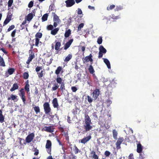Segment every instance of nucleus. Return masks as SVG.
Instances as JSON below:
<instances>
[{
	"instance_id": "f257e3e1",
	"label": "nucleus",
	"mask_w": 159,
	"mask_h": 159,
	"mask_svg": "<svg viewBox=\"0 0 159 159\" xmlns=\"http://www.w3.org/2000/svg\"><path fill=\"white\" fill-rule=\"evenodd\" d=\"M85 123L84 125V128L86 131H89L92 128V124L91 122V120L89 117L88 115L85 116Z\"/></svg>"
},
{
	"instance_id": "c85d7f7f",
	"label": "nucleus",
	"mask_w": 159,
	"mask_h": 159,
	"mask_svg": "<svg viewBox=\"0 0 159 159\" xmlns=\"http://www.w3.org/2000/svg\"><path fill=\"white\" fill-rule=\"evenodd\" d=\"M19 95L21 97L24 96L25 95V92L23 89H21L20 90V93H19Z\"/></svg>"
},
{
	"instance_id": "6e6d98bb",
	"label": "nucleus",
	"mask_w": 159,
	"mask_h": 159,
	"mask_svg": "<svg viewBox=\"0 0 159 159\" xmlns=\"http://www.w3.org/2000/svg\"><path fill=\"white\" fill-rule=\"evenodd\" d=\"M17 96L14 95H12L11 96V98L13 100H15L17 98Z\"/></svg>"
},
{
	"instance_id": "cd10ccee",
	"label": "nucleus",
	"mask_w": 159,
	"mask_h": 159,
	"mask_svg": "<svg viewBox=\"0 0 159 159\" xmlns=\"http://www.w3.org/2000/svg\"><path fill=\"white\" fill-rule=\"evenodd\" d=\"M62 70V67L61 66H59L57 67V69L56 70L55 73L57 75L59 74L61 70Z\"/></svg>"
},
{
	"instance_id": "f704fd0d",
	"label": "nucleus",
	"mask_w": 159,
	"mask_h": 159,
	"mask_svg": "<svg viewBox=\"0 0 159 159\" xmlns=\"http://www.w3.org/2000/svg\"><path fill=\"white\" fill-rule=\"evenodd\" d=\"M42 34L40 33H38L35 35L36 38L40 39L42 37Z\"/></svg>"
},
{
	"instance_id": "4be33fe9",
	"label": "nucleus",
	"mask_w": 159,
	"mask_h": 159,
	"mask_svg": "<svg viewBox=\"0 0 159 159\" xmlns=\"http://www.w3.org/2000/svg\"><path fill=\"white\" fill-rule=\"evenodd\" d=\"M59 29L58 28H55L52 30L51 31V34L53 35H55L58 31Z\"/></svg>"
},
{
	"instance_id": "f3484780",
	"label": "nucleus",
	"mask_w": 159,
	"mask_h": 159,
	"mask_svg": "<svg viewBox=\"0 0 159 159\" xmlns=\"http://www.w3.org/2000/svg\"><path fill=\"white\" fill-rule=\"evenodd\" d=\"M99 49V52L103 54L106 53L107 52V50L102 45H100V46Z\"/></svg>"
},
{
	"instance_id": "2eb2a0df",
	"label": "nucleus",
	"mask_w": 159,
	"mask_h": 159,
	"mask_svg": "<svg viewBox=\"0 0 159 159\" xmlns=\"http://www.w3.org/2000/svg\"><path fill=\"white\" fill-rule=\"evenodd\" d=\"M11 15H7L4 22V25H6L11 20Z\"/></svg>"
},
{
	"instance_id": "c9c22d12",
	"label": "nucleus",
	"mask_w": 159,
	"mask_h": 159,
	"mask_svg": "<svg viewBox=\"0 0 159 159\" xmlns=\"http://www.w3.org/2000/svg\"><path fill=\"white\" fill-rule=\"evenodd\" d=\"M15 70L13 68H10L8 70V73L10 75H12L14 72V71Z\"/></svg>"
},
{
	"instance_id": "c03bdc74",
	"label": "nucleus",
	"mask_w": 159,
	"mask_h": 159,
	"mask_svg": "<svg viewBox=\"0 0 159 159\" xmlns=\"http://www.w3.org/2000/svg\"><path fill=\"white\" fill-rule=\"evenodd\" d=\"M13 2V0H9L8 2V6L9 7H10Z\"/></svg>"
},
{
	"instance_id": "7c9ffc66",
	"label": "nucleus",
	"mask_w": 159,
	"mask_h": 159,
	"mask_svg": "<svg viewBox=\"0 0 159 159\" xmlns=\"http://www.w3.org/2000/svg\"><path fill=\"white\" fill-rule=\"evenodd\" d=\"M34 108L36 114H38L40 112V108L38 106L35 107Z\"/></svg>"
},
{
	"instance_id": "5701e85b",
	"label": "nucleus",
	"mask_w": 159,
	"mask_h": 159,
	"mask_svg": "<svg viewBox=\"0 0 159 159\" xmlns=\"http://www.w3.org/2000/svg\"><path fill=\"white\" fill-rule=\"evenodd\" d=\"M72 57V55L71 54H69L64 60L65 61L67 62Z\"/></svg>"
},
{
	"instance_id": "9d476101",
	"label": "nucleus",
	"mask_w": 159,
	"mask_h": 159,
	"mask_svg": "<svg viewBox=\"0 0 159 159\" xmlns=\"http://www.w3.org/2000/svg\"><path fill=\"white\" fill-rule=\"evenodd\" d=\"M91 138V135H89L86 137L84 138L81 140V143H82L85 144Z\"/></svg>"
},
{
	"instance_id": "e2e57ef3",
	"label": "nucleus",
	"mask_w": 159,
	"mask_h": 159,
	"mask_svg": "<svg viewBox=\"0 0 159 159\" xmlns=\"http://www.w3.org/2000/svg\"><path fill=\"white\" fill-rule=\"evenodd\" d=\"M39 150L38 149H36L35 150V152L34 154V155H35V156L38 155V154H39Z\"/></svg>"
},
{
	"instance_id": "0eeeda50",
	"label": "nucleus",
	"mask_w": 159,
	"mask_h": 159,
	"mask_svg": "<svg viewBox=\"0 0 159 159\" xmlns=\"http://www.w3.org/2000/svg\"><path fill=\"white\" fill-rule=\"evenodd\" d=\"M66 6L67 7H70L73 6L75 3V0H67L65 1Z\"/></svg>"
},
{
	"instance_id": "052dcab7",
	"label": "nucleus",
	"mask_w": 159,
	"mask_h": 159,
	"mask_svg": "<svg viewBox=\"0 0 159 159\" xmlns=\"http://www.w3.org/2000/svg\"><path fill=\"white\" fill-rule=\"evenodd\" d=\"M77 13L79 15L81 14L82 13L81 10L80 8L78 9Z\"/></svg>"
},
{
	"instance_id": "20e7f679",
	"label": "nucleus",
	"mask_w": 159,
	"mask_h": 159,
	"mask_svg": "<svg viewBox=\"0 0 159 159\" xmlns=\"http://www.w3.org/2000/svg\"><path fill=\"white\" fill-rule=\"evenodd\" d=\"M34 137V134L33 133L29 134L26 138V142L28 143H30L33 140Z\"/></svg>"
},
{
	"instance_id": "338daca9",
	"label": "nucleus",
	"mask_w": 159,
	"mask_h": 159,
	"mask_svg": "<svg viewBox=\"0 0 159 159\" xmlns=\"http://www.w3.org/2000/svg\"><path fill=\"white\" fill-rule=\"evenodd\" d=\"M103 56V53L100 52H99V55L98 56V58H101Z\"/></svg>"
},
{
	"instance_id": "13d9d810",
	"label": "nucleus",
	"mask_w": 159,
	"mask_h": 159,
	"mask_svg": "<svg viewBox=\"0 0 159 159\" xmlns=\"http://www.w3.org/2000/svg\"><path fill=\"white\" fill-rule=\"evenodd\" d=\"M16 32V30H14L11 34V36L12 37H14L15 36V34Z\"/></svg>"
},
{
	"instance_id": "6ab92c4d",
	"label": "nucleus",
	"mask_w": 159,
	"mask_h": 159,
	"mask_svg": "<svg viewBox=\"0 0 159 159\" xmlns=\"http://www.w3.org/2000/svg\"><path fill=\"white\" fill-rule=\"evenodd\" d=\"M18 86L16 83L14 84H13L12 87L10 89L11 91H13L18 88Z\"/></svg>"
},
{
	"instance_id": "603ef678",
	"label": "nucleus",
	"mask_w": 159,
	"mask_h": 159,
	"mask_svg": "<svg viewBox=\"0 0 159 159\" xmlns=\"http://www.w3.org/2000/svg\"><path fill=\"white\" fill-rule=\"evenodd\" d=\"M61 84L60 86V89L62 90L63 89H65L64 84L63 83H62Z\"/></svg>"
},
{
	"instance_id": "ea45409f",
	"label": "nucleus",
	"mask_w": 159,
	"mask_h": 159,
	"mask_svg": "<svg viewBox=\"0 0 159 159\" xmlns=\"http://www.w3.org/2000/svg\"><path fill=\"white\" fill-rule=\"evenodd\" d=\"M84 26V24L83 23H81L79 25L78 27V30L80 31L81 29Z\"/></svg>"
},
{
	"instance_id": "393cba45",
	"label": "nucleus",
	"mask_w": 159,
	"mask_h": 159,
	"mask_svg": "<svg viewBox=\"0 0 159 159\" xmlns=\"http://www.w3.org/2000/svg\"><path fill=\"white\" fill-rule=\"evenodd\" d=\"M0 66H5V63L3 60V59L2 57H1L0 56Z\"/></svg>"
},
{
	"instance_id": "423d86ee",
	"label": "nucleus",
	"mask_w": 159,
	"mask_h": 159,
	"mask_svg": "<svg viewBox=\"0 0 159 159\" xmlns=\"http://www.w3.org/2000/svg\"><path fill=\"white\" fill-rule=\"evenodd\" d=\"M123 140L124 139L122 137H120L118 139L116 142V148L117 149H118L120 148V144Z\"/></svg>"
},
{
	"instance_id": "1a4fd4ad",
	"label": "nucleus",
	"mask_w": 159,
	"mask_h": 159,
	"mask_svg": "<svg viewBox=\"0 0 159 159\" xmlns=\"http://www.w3.org/2000/svg\"><path fill=\"white\" fill-rule=\"evenodd\" d=\"M110 83L108 85L109 87L111 86L112 88H114L116 87L117 84L116 80L115 79L110 80Z\"/></svg>"
},
{
	"instance_id": "39448f33",
	"label": "nucleus",
	"mask_w": 159,
	"mask_h": 159,
	"mask_svg": "<svg viewBox=\"0 0 159 159\" xmlns=\"http://www.w3.org/2000/svg\"><path fill=\"white\" fill-rule=\"evenodd\" d=\"M100 91L98 89H96L92 93V97L94 100H96L100 94Z\"/></svg>"
},
{
	"instance_id": "72a5a7b5",
	"label": "nucleus",
	"mask_w": 159,
	"mask_h": 159,
	"mask_svg": "<svg viewBox=\"0 0 159 159\" xmlns=\"http://www.w3.org/2000/svg\"><path fill=\"white\" fill-rule=\"evenodd\" d=\"M102 37L100 36L99 37L98 39H97V43L99 44H102Z\"/></svg>"
},
{
	"instance_id": "bb28decb",
	"label": "nucleus",
	"mask_w": 159,
	"mask_h": 159,
	"mask_svg": "<svg viewBox=\"0 0 159 159\" xmlns=\"http://www.w3.org/2000/svg\"><path fill=\"white\" fill-rule=\"evenodd\" d=\"M61 45V43L59 42H57L55 46V49L56 50H58Z\"/></svg>"
},
{
	"instance_id": "09e8293b",
	"label": "nucleus",
	"mask_w": 159,
	"mask_h": 159,
	"mask_svg": "<svg viewBox=\"0 0 159 159\" xmlns=\"http://www.w3.org/2000/svg\"><path fill=\"white\" fill-rule=\"evenodd\" d=\"M33 2L31 1L29 3L28 6L29 8H31L33 6Z\"/></svg>"
},
{
	"instance_id": "7ed1b4c3",
	"label": "nucleus",
	"mask_w": 159,
	"mask_h": 159,
	"mask_svg": "<svg viewBox=\"0 0 159 159\" xmlns=\"http://www.w3.org/2000/svg\"><path fill=\"white\" fill-rule=\"evenodd\" d=\"M52 143L49 140H47L46 145V148L48 153L49 154H51Z\"/></svg>"
},
{
	"instance_id": "2f4dec72",
	"label": "nucleus",
	"mask_w": 159,
	"mask_h": 159,
	"mask_svg": "<svg viewBox=\"0 0 159 159\" xmlns=\"http://www.w3.org/2000/svg\"><path fill=\"white\" fill-rule=\"evenodd\" d=\"M89 70L91 74H93L94 72V70L93 68V66L91 65H90L89 67Z\"/></svg>"
},
{
	"instance_id": "864d4df0",
	"label": "nucleus",
	"mask_w": 159,
	"mask_h": 159,
	"mask_svg": "<svg viewBox=\"0 0 159 159\" xmlns=\"http://www.w3.org/2000/svg\"><path fill=\"white\" fill-rule=\"evenodd\" d=\"M47 29L48 30H52L53 28V26L52 25H49L47 26Z\"/></svg>"
},
{
	"instance_id": "ddd939ff",
	"label": "nucleus",
	"mask_w": 159,
	"mask_h": 159,
	"mask_svg": "<svg viewBox=\"0 0 159 159\" xmlns=\"http://www.w3.org/2000/svg\"><path fill=\"white\" fill-rule=\"evenodd\" d=\"M52 103L53 104V107L54 108H56L58 109V104L57 100V98H55L53 100Z\"/></svg>"
},
{
	"instance_id": "79ce46f5",
	"label": "nucleus",
	"mask_w": 159,
	"mask_h": 159,
	"mask_svg": "<svg viewBox=\"0 0 159 159\" xmlns=\"http://www.w3.org/2000/svg\"><path fill=\"white\" fill-rule=\"evenodd\" d=\"M34 57V54H30V55L29 57L28 58V59L30 61H31L33 59V58Z\"/></svg>"
},
{
	"instance_id": "473e14b6",
	"label": "nucleus",
	"mask_w": 159,
	"mask_h": 159,
	"mask_svg": "<svg viewBox=\"0 0 159 159\" xmlns=\"http://www.w3.org/2000/svg\"><path fill=\"white\" fill-rule=\"evenodd\" d=\"M120 18V16H115L114 15H113L111 17V18H110V20H111V19H112L113 20H117L119 19Z\"/></svg>"
},
{
	"instance_id": "a211bd4d",
	"label": "nucleus",
	"mask_w": 159,
	"mask_h": 159,
	"mask_svg": "<svg viewBox=\"0 0 159 159\" xmlns=\"http://www.w3.org/2000/svg\"><path fill=\"white\" fill-rule=\"evenodd\" d=\"M112 134L113 138L115 139H117L118 134V133L117 131L115 129H113L112 131Z\"/></svg>"
},
{
	"instance_id": "e433bc0d",
	"label": "nucleus",
	"mask_w": 159,
	"mask_h": 159,
	"mask_svg": "<svg viewBox=\"0 0 159 159\" xmlns=\"http://www.w3.org/2000/svg\"><path fill=\"white\" fill-rule=\"evenodd\" d=\"M115 7V6L114 5H111L107 7V10L108 11L112 10Z\"/></svg>"
},
{
	"instance_id": "b1692460",
	"label": "nucleus",
	"mask_w": 159,
	"mask_h": 159,
	"mask_svg": "<svg viewBox=\"0 0 159 159\" xmlns=\"http://www.w3.org/2000/svg\"><path fill=\"white\" fill-rule=\"evenodd\" d=\"M53 20L54 21L57 22H59L60 21L59 17L56 15H55L53 17Z\"/></svg>"
},
{
	"instance_id": "412c9836",
	"label": "nucleus",
	"mask_w": 159,
	"mask_h": 159,
	"mask_svg": "<svg viewBox=\"0 0 159 159\" xmlns=\"http://www.w3.org/2000/svg\"><path fill=\"white\" fill-rule=\"evenodd\" d=\"M33 14L32 13L28 14L27 17V20L28 21H30L33 18Z\"/></svg>"
},
{
	"instance_id": "dca6fc26",
	"label": "nucleus",
	"mask_w": 159,
	"mask_h": 159,
	"mask_svg": "<svg viewBox=\"0 0 159 159\" xmlns=\"http://www.w3.org/2000/svg\"><path fill=\"white\" fill-rule=\"evenodd\" d=\"M143 150V148L142 146L140 143H139L137 145V151L139 153H140Z\"/></svg>"
},
{
	"instance_id": "0e129e2a",
	"label": "nucleus",
	"mask_w": 159,
	"mask_h": 159,
	"mask_svg": "<svg viewBox=\"0 0 159 159\" xmlns=\"http://www.w3.org/2000/svg\"><path fill=\"white\" fill-rule=\"evenodd\" d=\"M88 7L89 9L90 10H95V7L93 6H91L90 5H89L88 6Z\"/></svg>"
},
{
	"instance_id": "4d7b16f0",
	"label": "nucleus",
	"mask_w": 159,
	"mask_h": 159,
	"mask_svg": "<svg viewBox=\"0 0 159 159\" xmlns=\"http://www.w3.org/2000/svg\"><path fill=\"white\" fill-rule=\"evenodd\" d=\"M107 103L108 106H110V105L112 103V101L110 99H107Z\"/></svg>"
},
{
	"instance_id": "c756f323",
	"label": "nucleus",
	"mask_w": 159,
	"mask_h": 159,
	"mask_svg": "<svg viewBox=\"0 0 159 159\" xmlns=\"http://www.w3.org/2000/svg\"><path fill=\"white\" fill-rule=\"evenodd\" d=\"M48 15L47 14H44L42 17V20L43 21L46 20L47 19Z\"/></svg>"
},
{
	"instance_id": "3c124183",
	"label": "nucleus",
	"mask_w": 159,
	"mask_h": 159,
	"mask_svg": "<svg viewBox=\"0 0 159 159\" xmlns=\"http://www.w3.org/2000/svg\"><path fill=\"white\" fill-rule=\"evenodd\" d=\"M42 69V67L38 66L35 69L36 71L38 73L40 70Z\"/></svg>"
},
{
	"instance_id": "680f3d73",
	"label": "nucleus",
	"mask_w": 159,
	"mask_h": 159,
	"mask_svg": "<svg viewBox=\"0 0 159 159\" xmlns=\"http://www.w3.org/2000/svg\"><path fill=\"white\" fill-rule=\"evenodd\" d=\"M129 159H134L133 157V155L132 153H131L129 154L128 157Z\"/></svg>"
},
{
	"instance_id": "4468645a",
	"label": "nucleus",
	"mask_w": 159,
	"mask_h": 159,
	"mask_svg": "<svg viewBox=\"0 0 159 159\" xmlns=\"http://www.w3.org/2000/svg\"><path fill=\"white\" fill-rule=\"evenodd\" d=\"M43 129L44 131L50 133H52L53 131V129L52 126L45 127Z\"/></svg>"
},
{
	"instance_id": "a18cd8bd",
	"label": "nucleus",
	"mask_w": 159,
	"mask_h": 159,
	"mask_svg": "<svg viewBox=\"0 0 159 159\" xmlns=\"http://www.w3.org/2000/svg\"><path fill=\"white\" fill-rule=\"evenodd\" d=\"M43 71L42 70L40 73H37L39 78H41L43 76Z\"/></svg>"
},
{
	"instance_id": "6e6552de",
	"label": "nucleus",
	"mask_w": 159,
	"mask_h": 159,
	"mask_svg": "<svg viewBox=\"0 0 159 159\" xmlns=\"http://www.w3.org/2000/svg\"><path fill=\"white\" fill-rule=\"evenodd\" d=\"M92 56L91 54L89 56H86L83 60L84 63H85V62H88L89 61L91 62H93V60L92 58Z\"/></svg>"
},
{
	"instance_id": "a878e982",
	"label": "nucleus",
	"mask_w": 159,
	"mask_h": 159,
	"mask_svg": "<svg viewBox=\"0 0 159 159\" xmlns=\"http://www.w3.org/2000/svg\"><path fill=\"white\" fill-rule=\"evenodd\" d=\"M70 34L71 30L70 29H69L67 30L66 31L65 34V36L66 38H67L69 36Z\"/></svg>"
},
{
	"instance_id": "de8ad7c7",
	"label": "nucleus",
	"mask_w": 159,
	"mask_h": 159,
	"mask_svg": "<svg viewBox=\"0 0 159 159\" xmlns=\"http://www.w3.org/2000/svg\"><path fill=\"white\" fill-rule=\"evenodd\" d=\"M15 28V26L14 25H12L10 26L7 29V31L9 32L13 29Z\"/></svg>"
},
{
	"instance_id": "9b49d317",
	"label": "nucleus",
	"mask_w": 159,
	"mask_h": 159,
	"mask_svg": "<svg viewBox=\"0 0 159 159\" xmlns=\"http://www.w3.org/2000/svg\"><path fill=\"white\" fill-rule=\"evenodd\" d=\"M73 39H71L67 42L64 48V49L66 50L68 48L70 47V45L73 42Z\"/></svg>"
},
{
	"instance_id": "f8f14e48",
	"label": "nucleus",
	"mask_w": 159,
	"mask_h": 159,
	"mask_svg": "<svg viewBox=\"0 0 159 159\" xmlns=\"http://www.w3.org/2000/svg\"><path fill=\"white\" fill-rule=\"evenodd\" d=\"M102 59L103 60L104 62L108 68V69H110L111 68V65L110 61L108 60L105 58H103Z\"/></svg>"
},
{
	"instance_id": "5fc2aeb1",
	"label": "nucleus",
	"mask_w": 159,
	"mask_h": 159,
	"mask_svg": "<svg viewBox=\"0 0 159 159\" xmlns=\"http://www.w3.org/2000/svg\"><path fill=\"white\" fill-rule=\"evenodd\" d=\"M105 155L106 157H108L110 154V152L107 151H106L105 152Z\"/></svg>"
},
{
	"instance_id": "774afa93",
	"label": "nucleus",
	"mask_w": 159,
	"mask_h": 159,
	"mask_svg": "<svg viewBox=\"0 0 159 159\" xmlns=\"http://www.w3.org/2000/svg\"><path fill=\"white\" fill-rule=\"evenodd\" d=\"M92 159H98V156L96 155L93 156H92Z\"/></svg>"
},
{
	"instance_id": "37998d69",
	"label": "nucleus",
	"mask_w": 159,
	"mask_h": 159,
	"mask_svg": "<svg viewBox=\"0 0 159 159\" xmlns=\"http://www.w3.org/2000/svg\"><path fill=\"white\" fill-rule=\"evenodd\" d=\"M29 86H30V85L28 84H28H26L25 85V90L26 91L28 92L30 91L29 88Z\"/></svg>"
},
{
	"instance_id": "a19ab883",
	"label": "nucleus",
	"mask_w": 159,
	"mask_h": 159,
	"mask_svg": "<svg viewBox=\"0 0 159 159\" xmlns=\"http://www.w3.org/2000/svg\"><path fill=\"white\" fill-rule=\"evenodd\" d=\"M35 45L37 47H38V45L39 43H41V42H39V40L38 38H36Z\"/></svg>"
},
{
	"instance_id": "69168bd1",
	"label": "nucleus",
	"mask_w": 159,
	"mask_h": 159,
	"mask_svg": "<svg viewBox=\"0 0 159 159\" xmlns=\"http://www.w3.org/2000/svg\"><path fill=\"white\" fill-rule=\"evenodd\" d=\"M21 98L23 102H24V104H25L26 100L25 98V95L23 96V97H21Z\"/></svg>"
},
{
	"instance_id": "bf43d9fd",
	"label": "nucleus",
	"mask_w": 159,
	"mask_h": 159,
	"mask_svg": "<svg viewBox=\"0 0 159 159\" xmlns=\"http://www.w3.org/2000/svg\"><path fill=\"white\" fill-rule=\"evenodd\" d=\"M71 90L73 92H75L77 90V89L76 87L73 86L71 87Z\"/></svg>"
},
{
	"instance_id": "4c0bfd02",
	"label": "nucleus",
	"mask_w": 159,
	"mask_h": 159,
	"mask_svg": "<svg viewBox=\"0 0 159 159\" xmlns=\"http://www.w3.org/2000/svg\"><path fill=\"white\" fill-rule=\"evenodd\" d=\"M29 75L27 72H25L23 74V77L25 79H27L28 78Z\"/></svg>"
},
{
	"instance_id": "49530a36",
	"label": "nucleus",
	"mask_w": 159,
	"mask_h": 159,
	"mask_svg": "<svg viewBox=\"0 0 159 159\" xmlns=\"http://www.w3.org/2000/svg\"><path fill=\"white\" fill-rule=\"evenodd\" d=\"M74 149L75 154L79 152V150L75 145L74 146Z\"/></svg>"
},
{
	"instance_id": "f03ea898",
	"label": "nucleus",
	"mask_w": 159,
	"mask_h": 159,
	"mask_svg": "<svg viewBox=\"0 0 159 159\" xmlns=\"http://www.w3.org/2000/svg\"><path fill=\"white\" fill-rule=\"evenodd\" d=\"M43 107L45 113L46 114H48L51 111V109L49 103L45 102L43 105Z\"/></svg>"
},
{
	"instance_id": "8fccbe9b",
	"label": "nucleus",
	"mask_w": 159,
	"mask_h": 159,
	"mask_svg": "<svg viewBox=\"0 0 159 159\" xmlns=\"http://www.w3.org/2000/svg\"><path fill=\"white\" fill-rule=\"evenodd\" d=\"M88 101L89 103H91L93 100V99L91 98L89 96H87Z\"/></svg>"
},
{
	"instance_id": "58836bf2",
	"label": "nucleus",
	"mask_w": 159,
	"mask_h": 159,
	"mask_svg": "<svg viewBox=\"0 0 159 159\" xmlns=\"http://www.w3.org/2000/svg\"><path fill=\"white\" fill-rule=\"evenodd\" d=\"M56 81L57 83L60 84H61L62 83H61L62 81V80L61 78L60 77H57L56 79Z\"/></svg>"
},
{
	"instance_id": "aec40b11",
	"label": "nucleus",
	"mask_w": 159,
	"mask_h": 159,
	"mask_svg": "<svg viewBox=\"0 0 159 159\" xmlns=\"http://www.w3.org/2000/svg\"><path fill=\"white\" fill-rule=\"evenodd\" d=\"M4 118L2 115V112L1 110H0V122L1 123L4 121Z\"/></svg>"
}]
</instances>
